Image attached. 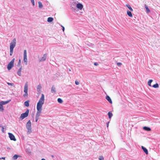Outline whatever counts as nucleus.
<instances>
[{
    "mask_svg": "<svg viewBox=\"0 0 160 160\" xmlns=\"http://www.w3.org/2000/svg\"><path fill=\"white\" fill-rule=\"evenodd\" d=\"M22 69V67H21L18 70V72H17V74L18 75L20 76L21 75V71Z\"/></svg>",
    "mask_w": 160,
    "mask_h": 160,
    "instance_id": "nucleus-14",
    "label": "nucleus"
},
{
    "mask_svg": "<svg viewBox=\"0 0 160 160\" xmlns=\"http://www.w3.org/2000/svg\"><path fill=\"white\" fill-rule=\"evenodd\" d=\"M58 102L61 103L62 102V100L60 98H58Z\"/></svg>",
    "mask_w": 160,
    "mask_h": 160,
    "instance_id": "nucleus-28",
    "label": "nucleus"
},
{
    "mask_svg": "<svg viewBox=\"0 0 160 160\" xmlns=\"http://www.w3.org/2000/svg\"><path fill=\"white\" fill-rule=\"evenodd\" d=\"M26 128L28 130V133H30L32 132L31 123L30 120H29L27 123Z\"/></svg>",
    "mask_w": 160,
    "mask_h": 160,
    "instance_id": "nucleus-4",
    "label": "nucleus"
},
{
    "mask_svg": "<svg viewBox=\"0 0 160 160\" xmlns=\"http://www.w3.org/2000/svg\"><path fill=\"white\" fill-rule=\"evenodd\" d=\"M117 64L118 66L120 67L121 66L122 64V63H121L120 62H118L117 63Z\"/></svg>",
    "mask_w": 160,
    "mask_h": 160,
    "instance_id": "nucleus-34",
    "label": "nucleus"
},
{
    "mask_svg": "<svg viewBox=\"0 0 160 160\" xmlns=\"http://www.w3.org/2000/svg\"><path fill=\"white\" fill-rule=\"evenodd\" d=\"M3 127V126L2 125L0 124V127L2 128Z\"/></svg>",
    "mask_w": 160,
    "mask_h": 160,
    "instance_id": "nucleus-43",
    "label": "nucleus"
},
{
    "mask_svg": "<svg viewBox=\"0 0 160 160\" xmlns=\"http://www.w3.org/2000/svg\"><path fill=\"white\" fill-rule=\"evenodd\" d=\"M6 157H0V159H3L5 160V159Z\"/></svg>",
    "mask_w": 160,
    "mask_h": 160,
    "instance_id": "nucleus-37",
    "label": "nucleus"
},
{
    "mask_svg": "<svg viewBox=\"0 0 160 160\" xmlns=\"http://www.w3.org/2000/svg\"><path fill=\"white\" fill-rule=\"evenodd\" d=\"M14 60L15 59L13 58L8 65L7 68L8 70H10L14 66Z\"/></svg>",
    "mask_w": 160,
    "mask_h": 160,
    "instance_id": "nucleus-6",
    "label": "nucleus"
},
{
    "mask_svg": "<svg viewBox=\"0 0 160 160\" xmlns=\"http://www.w3.org/2000/svg\"><path fill=\"white\" fill-rule=\"evenodd\" d=\"M51 91L52 93H55L56 92V88L53 86L52 87Z\"/></svg>",
    "mask_w": 160,
    "mask_h": 160,
    "instance_id": "nucleus-15",
    "label": "nucleus"
},
{
    "mask_svg": "<svg viewBox=\"0 0 160 160\" xmlns=\"http://www.w3.org/2000/svg\"><path fill=\"white\" fill-rule=\"evenodd\" d=\"M152 87L154 88H158L159 87V85L157 83H156L155 84L153 85Z\"/></svg>",
    "mask_w": 160,
    "mask_h": 160,
    "instance_id": "nucleus-27",
    "label": "nucleus"
},
{
    "mask_svg": "<svg viewBox=\"0 0 160 160\" xmlns=\"http://www.w3.org/2000/svg\"><path fill=\"white\" fill-rule=\"evenodd\" d=\"M61 26L62 27V30L64 32L65 29L64 27L62 25H61Z\"/></svg>",
    "mask_w": 160,
    "mask_h": 160,
    "instance_id": "nucleus-40",
    "label": "nucleus"
},
{
    "mask_svg": "<svg viewBox=\"0 0 160 160\" xmlns=\"http://www.w3.org/2000/svg\"><path fill=\"white\" fill-rule=\"evenodd\" d=\"M76 7L80 10H81L83 8V5L80 3H78L77 4Z\"/></svg>",
    "mask_w": 160,
    "mask_h": 160,
    "instance_id": "nucleus-10",
    "label": "nucleus"
},
{
    "mask_svg": "<svg viewBox=\"0 0 160 160\" xmlns=\"http://www.w3.org/2000/svg\"><path fill=\"white\" fill-rule=\"evenodd\" d=\"M7 149H10V148L9 147H7Z\"/></svg>",
    "mask_w": 160,
    "mask_h": 160,
    "instance_id": "nucleus-44",
    "label": "nucleus"
},
{
    "mask_svg": "<svg viewBox=\"0 0 160 160\" xmlns=\"http://www.w3.org/2000/svg\"><path fill=\"white\" fill-rule=\"evenodd\" d=\"M10 100L7 101H2L0 102V111H3L4 110L3 105L6 104L8 103Z\"/></svg>",
    "mask_w": 160,
    "mask_h": 160,
    "instance_id": "nucleus-5",
    "label": "nucleus"
},
{
    "mask_svg": "<svg viewBox=\"0 0 160 160\" xmlns=\"http://www.w3.org/2000/svg\"><path fill=\"white\" fill-rule=\"evenodd\" d=\"M19 157L20 156H19L18 155L16 154L13 156V158L14 160H16V159H17L18 157Z\"/></svg>",
    "mask_w": 160,
    "mask_h": 160,
    "instance_id": "nucleus-23",
    "label": "nucleus"
},
{
    "mask_svg": "<svg viewBox=\"0 0 160 160\" xmlns=\"http://www.w3.org/2000/svg\"><path fill=\"white\" fill-rule=\"evenodd\" d=\"M99 160H103L104 158L102 156H100L99 158Z\"/></svg>",
    "mask_w": 160,
    "mask_h": 160,
    "instance_id": "nucleus-30",
    "label": "nucleus"
},
{
    "mask_svg": "<svg viewBox=\"0 0 160 160\" xmlns=\"http://www.w3.org/2000/svg\"><path fill=\"white\" fill-rule=\"evenodd\" d=\"M38 4L39 8H42L43 7L42 3L41 2L39 1L38 2Z\"/></svg>",
    "mask_w": 160,
    "mask_h": 160,
    "instance_id": "nucleus-17",
    "label": "nucleus"
},
{
    "mask_svg": "<svg viewBox=\"0 0 160 160\" xmlns=\"http://www.w3.org/2000/svg\"><path fill=\"white\" fill-rule=\"evenodd\" d=\"M126 7L128 8V9L131 11H133V9L132 8L130 5L129 4L126 5Z\"/></svg>",
    "mask_w": 160,
    "mask_h": 160,
    "instance_id": "nucleus-20",
    "label": "nucleus"
},
{
    "mask_svg": "<svg viewBox=\"0 0 160 160\" xmlns=\"http://www.w3.org/2000/svg\"><path fill=\"white\" fill-rule=\"evenodd\" d=\"M127 14L130 17H132V12L128 10L127 11Z\"/></svg>",
    "mask_w": 160,
    "mask_h": 160,
    "instance_id": "nucleus-18",
    "label": "nucleus"
},
{
    "mask_svg": "<svg viewBox=\"0 0 160 160\" xmlns=\"http://www.w3.org/2000/svg\"><path fill=\"white\" fill-rule=\"evenodd\" d=\"M21 61L20 59H19L18 61L17 66H20L21 65Z\"/></svg>",
    "mask_w": 160,
    "mask_h": 160,
    "instance_id": "nucleus-31",
    "label": "nucleus"
},
{
    "mask_svg": "<svg viewBox=\"0 0 160 160\" xmlns=\"http://www.w3.org/2000/svg\"><path fill=\"white\" fill-rule=\"evenodd\" d=\"M25 93L23 94V96L24 97H27L28 96V92H25Z\"/></svg>",
    "mask_w": 160,
    "mask_h": 160,
    "instance_id": "nucleus-33",
    "label": "nucleus"
},
{
    "mask_svg": "<svg viewBox=\"0 0 160 160\" xmlns=\"http://www.w3.org/2000/svg\"><path fill=\"white\" fill-rule=\"evenodd\" d=\"M16 39L15 38H14L10 44V55L12 56L13 52V49L16 46Z\"/></svg>",
    "mask_w": 160,
    "mask_h": 160,
    "instance_id": "nucleus-2",
    "label": "nucleus"
},
{
    "mask_svg": "<svg viewBox=\"0 0 160 160\" xmlns=\"http://www.w3.org/2000/svg\"><path fill=\"white\" fill-rule=\"evenodd\" d=\"M29 112V110L27 109L25 113H22L21 114V116L19 118V119L21 120H22L25 118L27 117L28 115Z\"/></svg>",
    "mask_w": 160,
    "mask_h": 160,
    "instance_id": "nucleus-3",
    "label": "nucleus"
},
{
    "mask_svg": "<svg viewBox=\"0 0 160 160\" xmlns=\"http://www.w3.org/2000/svg\"><path fill=\"white\" fill-rule=\"evenodd\" d=\"M142 148L143 151L146 154H148V150L144 147L143 146H142Z\"/></svg>",
    "mask_w": 160,
    "mask_h": 160,
    "instance_id": "nucleus-12",
    "label": "nucleus"
},
{
    "mask_svg": "<svg viewBox=\"0 0 160 160\" xmlns=\"http://www.w3.org/2000/svg\"><path fill=\"white\" fill-rule=\"evenodd\" d=\"M153 80L152 79L150 80L148 82V85L150 86H151V83L152 82Z\"/></svg>",
    "mask_w": 160,
    "mask_h": 160,
    "instance_id": "nucleus-26",
    "label": "nucleus"
},
{
    "mask_svg": "<svg viewBox=\"0 0 160 160\" xmlns=\"http://www.w3.org/2000/svg\"><path fill=\"white\" fill-rule=\"evenodd\" d=\"M47 57V54H44L42 57L39 58V61L41 62L45 61L46 60Z\"/></svg>",
    "mask_w": 160,
    "mask_h": 160,
    "instance_id": "nucleus-9",
    "label": "nucleus"
},
{
    "mask_svg": "<svg viewBox=\"0 0 160 160\" xmlns=\"http://www.w3.org/2000/svg\"><path fill=\"white\" fill-rule=\"evenodd\" d=\"M41 88V87L40 85H39L38 86L37 88V90L38 92H39L40 91Z\"/></svg>",
    "mask_w": 160,
    "mask_h": 160,
    "instance_id": "nucleus-24",
    "label": "nucleus"
},
{
    "mask_svg": "<svg viewBox=\"0 0 160 160\" xmlns=\"http://www.w3.org/2000/svg\"><path fill=\"white\" fill-rule=\"evenodd\" d=\"M7 83L8 84V85H9V86H13L14 85V83H9V82H7Z\"/></svg>",
    "mask_w": 160,
    "mask_h": 160,
    "instance_id": "nucleus-29",
    "label": "nucleus"
},
{
    "mask_svg": "<svg viewBox=\"0 0 160 160\" xmlns=\"http://www.w3.org/2000/svg\"><path fill=\"white\" fill-rule=\"evenodd\" d=\"M143 129L144 130L148 131H149L151 130V128H149L147 127H143Z\"/></svg>",
    "mask_w": 160,
    "mask_h": 160,
    "instance_id": "nucleus-16",
    "label": "nucleus"
},
{
    "mask_svg": "<svg viewBox=\"0 0 160 160\" xmlns=\"http://www.w3.org/2000/svg\"><path fill=\"white\" fill-rule=\"evenodd\" d=\"M53 19L52 17H49L47 19V21L48 22H51L53 21Z\"/></svg>",
    "mask_w": 160,
    "mask_h": 160,
    "instance_id": "nucleus-19",
    "label": "nucleus"
},
{
    "mask_svg": "<svg viewBox=\"0 0 160 160\" xmlns=\"http://www.w3.org/2000/svg\"><path fill=\"white\" fill-rule=\"evenodd\" d=\"M73 9L74 10V11H76V10L77 9V8H74Z\"/></svg>",
    "mask_w": 160,
    "mask_h": 160,
    "instance_id": "nucleus-42",
    "label": "nucleus"
},
{
    "mask_svg": "<svg viewBox=\"0 0 160 160\" xmlns=\"http://www.w3.org/2000/svg\"><path fill=\"white\" fill-rule=\"evenodd\" d=\"M75 83L76 85H78L79 84V83L78 81H75Z\"/></svg>",
    "mask_w": 160,
    "mask_h": 160,
    "instance_id": "nucleus-36",
    "label": "nucleus"
},
{
    "mask_svg": "<svg viewBox=\"0 0 160 160\" xmlns=\"http://www.w3.org/2000/svg\"><path fill=\"white\" fill-rule=\"evenodd\" d=\"M108 115L109 118H111L113 115L110 112H108Z\"/></svg>",
    "mask_w": 160,
    "mask_h": 160,
    "instance_id": "nucleus-25",
    "label": "nucleus"
},
{
    "mask_svg": "<svg viewBox=\"0 0 160 160\" xmlns=\"http://www.w3.org/2000/svg\"><path fill=\"white\" fill-rule=\"evenodd\" d=\"M2 132H4V128L3 127H2Z\"/></svg>",
    "mask_w": 160,
    "mask_h": 160,
    "instance_id": "nucleus-39",
    "label": "nucleus"
},
{
    "mask_svg": "<svg viewBox=\"0 0 160 160\" xmlns=\"http://www.w3.org/2000/svg\"><path fill=\"white\" fill-rule=\"evenodd\" d=\"M94 65L95 66H97L98 65V64L97 62H95L94 63Z\"/></svg>",
    "mask_w": 160,
    "mask_h": 160,
    "instance_id": "nucleus-41",
    "label": "nucleus"
},
{
    "mask_svg": "<svg viewBox=\"0 0 160 160\" xmlns=\"http://www.w3.org/2000/svg\"><path fill=\"white\" fill-rule=\"evenodd\" d=\"M106 99L110 103H112V102L110 98L107 95L106 97Z\"/></svg>",
    "mask_w": 160,
    "mask_h": 160,
    "instance_id": "nucleus-13",
    "label": "nucleus"
},
{
    "mask_svg": "<svg viewBox=\"0 0 160 160\" xmlns=\"http://www.w3.org/2000/svg\"><path fill=\"white\" fill-rule=\"evenodd\" d=\"M145 7L146 9V11H147V12H148V13L149 12H150V10L148 8V6L146 5L145 4Z\"/></svg>",
    "mask_w": 160,
    "mask_h": 160,
    "instance_id": "nucleus-22",
    "label": "nucleus"
},
{
    "mask_svg": "<svg viewBox=\"0 0 160 160\" xmlns=\"http://www.w3.org/2000/svg\"><path fill=\"white\" fill-rule=\"evenodd\" d=\"M39 117L36 116V118H35L36 122H37V121H38V120L39 119Z\"/></svg>",
    "mask_w": 160,
    "mask_h": 160,
    "instance_id": "nucleus-35",
    "label": "nucleus"
},
{
    "mask_svg": "<svg viewBox=\"0 0 160 160\" xmlns=\"http://www.w3.org/2000/svg\"><path fill=\"white\" fill-rule=\"evenodd\" d=\"M31 2L32 3L33 5L34 6L35 5V2H34V0H30Z\"/></svg>",
    "mask_w": 160,
    "mask_h": 160,
    "instance_id": "nucleus-32",
    "label": "nucleus"
},
{
    "mask_svg": "<svg viewBox=\"0 0 160 160\" xmlns=\"http://www.w3.org/2000/svg\"><path fill=\"white\" fill-rule=\"evenodd\" d=\"M24 105L26 107H28L29 106V101H27L24 102Z\"/></svg>",
    "mask_w": 160,
    "mask_h": 160,
    "instance_id": "nucleus-21",
    "label": "nucleus"
},
{
    "mask_svg": "<svg viewBox=\"0 0 160 160\" xmlns=\"http://www.w3.org/2000/svg\"><path fill=\"white\" fill-rule=\"evenodd\" d=\"M8 134L9 135V137L11 140H13L14 141H16V140L14 135L12 134L9 132Z\"/></svg>",
    "mask_w": 160,
    "mask_h": 160,
    "instance_id": "nucleus-8",
    "label": "nucleus"
},
{
    "mask_svg": "<svg viewBox=\"0 0 160 160\" xmlns=\"http://www.w3.org/2000/svg\"><path fill=\"white\" fill-rule=\"evenodd\" d=\"M24 92H28V85L27 83H26L25 84L24 87Z\"/></svg>",
    "mask_w": 160,
    "mask_h": 160,
    "instance_id": "nucleus-11",
    "label": "nucleus"
},
{
    "mask_svg": "<svg viewBox=\"0 0 160 160\" xmlns=\"http://www.w3.org/2000/svg\"><path fill=\"white\" fill-rule=\"evenodd\" d=\"M109 123V121L107 123V128H108V127Z\"/></svg>",
    "mask_w": 160,
    "mask_h": 160,
    "instance_id": "nucleus-38",
    "label": "nucleus"
},
{
    "mask_svg": "<svg viewBox=\"0 0 160 160\" xmlns=\"http://www.w3.org/2000/svg\"><path fill=\"white\" fill-rule=\"evenodd\" d=\"M23 62L26 65L28 64L27 51L26 50H24L23 52Z\"/></svg>",
    "mask_w": 160,
    "mask_h": 160,
    "instance_id": "nucleus-7",
    "label": "nucleus"
},
{
    "mask_svg": "<svg viewBox=\"0 0 160 160\" xmlns=\"http://www.w3.org/2000/svg\"><path fill=\"white\" fill-rule=\"evenodd\" d=\"M44 102V96L43 94H42L41 97L39 99L38 102L37 103V111L36 116L39 117L40 114L42 111V108Z\"/></svg>",
    "mask_w": 160,
    "mask_h": 160,
    "instance_id": "nucleus-1",
    "label": "nucleus"
},
{
    "mask_svg": "<svg viewBox=\"0 0 160 160\" xmlns=\"http://www.w3.org/2000/svg\"><path fill=\"white\" fill-rule=\"evenodd\" d=\"M41 160H46L44 158H42Z\"/></svg>",
    "mask_w": 160,
    "mask_h": 160,
    "instance_id": "nucleus-45",
    "label": "nucleus"
}]
</instances>
